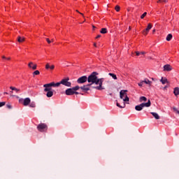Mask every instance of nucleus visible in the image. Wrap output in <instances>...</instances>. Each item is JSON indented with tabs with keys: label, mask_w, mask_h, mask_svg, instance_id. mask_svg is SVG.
I'll return each mask as SVG.
<instances>
[{
	"label": "nucleus",
	"mask_w": 179,
	"mask_h": 179,
	"mask_svg": "<svg viewBox=\"0 0 179 179\" xmlns=\"http://www.w3.org/2000/svg\"><path fill=\"white\" fill-rule=\"evenodd\" d=\"M136 55L138 57V55H141V52H136Z\"/></svg>",
	"instance_id": "4c0bfd02"
},
{
	"label": "nucleus",
	"mask_w": 179,
	"mask_h": 179,
	"mask_svg": "<svg viewBox=\"0 0 179 179\" xmlns=\"http://www.w3.org/2000/svg\"><path fill=\"white\" fill-rule=\"evenodd\" d=\"M85 82H87V76H81L77 80V83L80 84L85 83Z\"/></svg>",
	"instance_id": "0eeeda50"
},
{
	"label": "nucleus",
	"mask_w": 179,
	"mask_h": 179,
	"mask_svg": "<svg viewBox=\"0 0 179 179\" xmlns=\"http://www.w3.org/2000/svg\"><path fill=\"white\" fill-rule=\"evenodd\" d=\"M157 2H162V0H158V1Z\"/></svg>",
	"instance_id": "3c124183"
},
{
	"label": "nucleus",
	"mask_w": 179,
	"mask_h": 179,
	"mask_svg": "<svg viewBox=\"0 0 179 179\" xmlns=\"http://www.w3.org/2000/svg\"><path fill=\"white\" fill-rule=\"evenodd\" d=\"M10 89L11 90H15V92H16V93H19L20 92V90H19L15 87H10Z\"/></svg>",
	"instance_id": "b1692460"
},
{
	"label": "nucleus",
	"mask_w": 179,
	"mask_h": 179,
	"mask_svg": "<svg viewBox=\"0 0 179 179\" xmlns=\"http://www.w3.org/2000/svg\"><path fill=\"white\" fill-rule=\"evenodd\" d=\"M10 93H13V91H10Z\"/></svg>",
	"instance_id": "5fc2aeb1"
},
{
	"label": "nucleus",
	"mask_w": 179,
	"mask_h": 179,
	"mask_svg": "<svg viewBox=\"0 0 179 179\" xmlns=\"http://www.w3.org/2000/svg\"><path fill=\"white\" fill-rule=\"evenodd\" d=\"M49 84H50V86L52 87H59V86L61 85V83L60 82L59 83H55L54 82H52V83H50Z\"/></svg>",
	"instance_id": "2eb2a0df"
},
{
	"label": "nucleus",
	"mask_w": 179,
	"mask_h": 179,
	"mask_svg": "<svg viewBox=\"0 0 179 179\" xmlns=\"http://www.w3.org/2000/svg\"><path fill=\"white\" fill-rule=\"evenodd\" d=\"M116 106L120 108H125V104H124L123 106H122L121 105H120V103H117Z\"/></svg>",
	"instance_id": "c85d7f7f"
},
{
	"label": "nucleus",
	"mask_w": 179,
	"mask_h": 179,
	"mask_svg": "<svg viewBox=\"0 0 179 179\" xmlns=\"http://www.w3.org/2000/svg\"><path fill=\"white\" fill-rule=\"evenodd\" d=\"M173 93H174L175 96H178V94H179V88L176 87L173 90Z\"/></svg>",
	"instance_id": "412c9836"
},
{
	"label": "nucleus",
	"mask_w": 179,
	"mask_h": 179,
	"mask_svg": "<svg viewBox=\"0 0 179 179\" xmlns=\"http://www.w3.org/2000/svg\"><path fill=\"white\" fill-rule=\"evenodd\" d=\"M17 40L18 43H23V41H24V37L18 36Z\"/></svg>",
	"instance_id": "aec40b11"
},
{
	"label": "nucleus",
	"mask_w": 179,
	"mask_h": 179,
	"mask_svg": "<svg viewBox=\"0 0 179 179\" xmlns=\"http://www.w3.org/2000/svg\"><path fill=\"white\" fill-rule=\"evenodd\" d=\"M31 101L30 100V98H25L23 101V106H27L30 104V102Z\"/></svg>",
	"instance_id": "4468645a"
},
{
	"label": "nucleus",
	"mask_w": 179,
	"mask_h": 179,
	"mask_svg": "<svg viewBox=\"0 0 179 179\" xmlns=\"http://www.w3.org/2000/svg\"><path fill=\"white\" fill-rule=\"evenodd\" d=\"M101 34H106L107 33V28H102L100 31Z\"/></svg>",
	"instance_id": "4be33fe9"
},
{
	"label": "nucleus",
	"mask_w": 179,
	"mask_h": 179,
	"mask_svg": "<svg viewBox=\"0 0 179 179\" xmlns=\"http://www.w3.org/2000/svg\"><path fill=\"white\" fill-rule=\"evenodd\" d=\"M139 101L141 103H142V101H147L148 98H146L145 96H141Z\"/></svg>",
	"instance_id": "393cba45"
},
{
	"label": "nucleus",
	"mask_w": 179,
	"mask_h": 179,
	"mask_svg": "<svg viewBox=\"0 0 179 179\" xmlns=\"http://www.w3.org/2000/svg\"><path fill=\"white\" fill-rule=\"evenodd\" d=\"M143 82H144V83H145V85H152V81H150L146 78L144 80H143Z\"/></svg>",
	"instance_id": "a878e982"
},
{
	"label": "nucleus",
	"mask_w": 179,
	"mask_h": 179,
	"mask_svg": "<svg viewBox=\"0 0 179 179\" xmlns=\"http://www.w3.org/2000/svg\"><path fill=\"white\" fill-rule=\"evenodd\" d=\"M94 27H94V26H93V28H94Z\"/></svg>",
	"instance_id": "052dcab7"
},
{
	"label": "nucleus",
	"mask_w": 179,
	"mask_h": 179,
	"mask_svg": "<svg viewBox=\"0 0 179 179\" xmlns=\"http://www.w3.org/2000/svg\"><path fill=\"white\" fill-rule=\"evenodd\" d=\"M127 92H128V90H121L120 92V99H123L124 101H129V98L127 95Z\"/></svg>",
	"instance_id": "20e7f679"
},
{
	"label": "nucleus",
	"mask_w": 179,
	"mask_h": 179,
	"mask_svg": "<svg viewBox=\"0 0 179 179\" xmlns=\"http://www.w3.org/2000/svg\"><path fill=\"white\" fill-rule=\"evenodd\" d=\"M160 82H162V85H166V83H167V78H162V79L160 80Z\"/></svg>",
	"instance_id": "bb28decb"
},
{
	"label": "nucleus",
	"mask_w": 179,
	"mask_h": 179,
	"mask_svg": "<svg viewBox=\"0 0 179 179\" xmlns=\"http://www.w3.org/2000/svg\"><path fill=\"white\" fill-rule=\"evenodd\" d=\"M152 29V24L149 23L147 28L143 31V34L146 36L148 33H149V31Z\"/></svg>",
	"instance_id": "f8f14e48"
},
{
	"label": "nucleus",
	"mask_w": 179,
	"mask_h": 179,
	"mask_svg": "<svg viewBox=\"0 0 179 179\" xmlns=\"http://www.w3.org/2000/svg\"><path fill=\"white\" fill-rule=\"evenodd\" d=\"M150 114L155 118V120H160V116L157 113L151 112Z\"/></svg>",
	"instance_id": "f3484780"
},
{
	"label": "nucleus",
	"mask_w": 179,
	"mask_h": 179,
	"mask_svg": "<svg viewBox=\"0 0 179 179\" xmlns=\"http://www.w3.org/2000/svg\"><path fill=\"white\" fill-rule=\"evenodd\" d=\"M131 27H129V30H131Z\"/></svg>",
	"instance_id": "603ef678"
},
{
	"label": "nucleus",
	"mask_w": 179,
	"mask_h": 179,
	"mask_svg": "<svg viewBox=\"0 0 179 179\" xmlns=\"http://www.w3.org/2000/svg\"><path fill=\"white\" fill-rule=\"evenodd\" d=\"M6 59H8L9 61L10 59V57L6 58Z\"/></svg>",
	"instance_id": "49530a36"
},
{
	"label": "nucleus",
	"mask_w": 179,
	"mask_h": 179,
	"mask_svg": "<svg viewBox=\"0 0 179 179\" xmlns=\"http://www.w3.org/2000/svg\"><path fill=\"white\" fill-rule=\"evenodd\" d=\"M37 129L39 132H45L48 129V126L45 123H41L37 126Z\"/></svg>",
	"instance_id": "39448f33"
},
{
	"label": "nucleus",
	"mask_w": 179,
	"mask_h": 179,
	"mask_svg": "<svg viewBox=\"0 0 179 179\" xmlns=\"http://www.w3.org/2000/svg\"><path fill=\"white\" fill-rule=\"evenodd\" d=\"M90 86H92V84H88L80 87V89L81 90H83V92H89V90H90V88L89 87Z\"/></svg>",
	"instance_id": "9b49d317"
},
{
	"label": "nucleus",
	"mask_w": 179,
	"mask_h": 179,
	"mask_svg": "<svg viewBox=\"0 0 179 179\" xmlns=\"http://www.w3.org/2000/svg\"><path fill=\"white\" fill-rule=\"evenodd\" d=\"M148 15V13L145 12L141 16V19H144L145 16H146Z\"/></svg>",
	"instance_id": "473e14b6"
},
{
	"label": "nucleus",
	"mask_w": 179,
	"mask_h": 179,
	"mask_svg": "<svg viewBox=\"0 0 179 179\" xmlns=\"http://www.w3.org/2000/svg\"><path fill=\"white\" fill-rule=\"evenodd\" d=\"M115 9L116 12H120V6H116L115 7Z\"/></svg>",
	"instance_id": "2f4dec72"
},
{
	"label": "nucleus",
	"mask_w": 179,
	"mask_h": 179,
	"mask_svg": "<svg viewBox=\"0 0 179 179\" xmlns=\"http://www.w3.org/2000/svg\"><path fill=\"white\" fill-rule=\"evenodd\" d=\"M103 82H104V78H97L94 82V85L96 86L93 87V89H96V90H104V87H103Z\"/></svg>",
	"instance_id": "f257e3e1"
},
{
	"label": "nucleus",
	"mask_w": 179,
	"mask_h": 179,
	"mask_svg": "<svg viewBox=\"0 0 179 179\" xmlns=\"http://www.w3.org/2000/svg\"><path fill=\"white\" fill-rule=\"evenodd\" d=\"M109 76H111L113 79H114L115 80H117V75L113 73H109Z\"/></svg>",
	"instance_id": "5701e85b"
},
{
	"label": "nucleus",
	"mask_w": 179,
	"mask_h": 179,
	"mask_svg": "<svg viewBox=\"0 0 179 179\" xmlns=\"http://www.w3.org/2000/svg\"><path fill=\"white\" fill-rule=\"evenodd\" d=\"M39 73H40V71L38 70H36L33 73V76H35V75H38Z\"/></svg>",
	"instance_id": "c756f323"
},
{
	"label": "nucleus",
	"mask_w": 179,
	"mask_h": 179,
	"mask_svg": "<svg viewBox=\"0 0 179 179\" xmlns=\"http://www.w3.org/2000/svg\"><path fill=\"white\" fill-rule=\"evenodd\" d=\"M3 59H6V57L5 56H2Z\"/></svg>",
	"instance_id": "79ce46f5"
},
{
	"label": "nucleus",
	"mask_w": 179,
	"mask_h": 179,
	"mask_svg": "<svg viewBox=\"0 0 179 179\" xmlns=\"http://www.w3.org/2000/svg\"><path fill=\"white\" fill-rule=\"evenodd\" d=\"M30 107L34 108V107H36V105H35V104L31 103V104L30 105Z\"/></svg>",
	"instance_id": "58836bf2"
},
{
	"label": "nucleus",
	"mask_w": 179,
	"mask_h": 179,
	"mask_svg": "<svg viewBox=\"0 0 179 179\" xmlns=\"http://www.w3.org/2000/svg\"><path fill=\"white\" fill-rule=\"evenodd\" d=\"M66 96H73V94H75V91L73 88H69L66 90Z\"/></svg>",
	"instance_id": "1a4fd4ad"
},
{
	"label": "nucleus",
	"mask_w": 179,
	"mask_h": 179,
	"mask_svg": "<svg viewBox=\"0 0 179 179\" xmlns=\"http://www.w3.org/2000/svg\"><path fill=\"white\" fill-rule=\"evenodd\" d=\"M94 47H96V43L94 44Z\"/></svg>",
	"instance_id": "864d4df0"
},
{
	"label": "nucleus",
	"mask_w": 179,
	"mask_h": 179,
	"mask_svg": "<svg viewBox=\"0 0 179 179\" xmlns=\"http://www.w3.org/2000/svg\"><path fill=\"white\" fill-rule=\"evenodd\" d=\"M46 96L47 97H52L54 96V92L53 91H46Z\"/></svg>",
	"instance_id": "a211bd4d"
},
{
	"label": "nucleus",
	"mask_w": 179,
	"mask_h": 179,
	"mask_svg": "<svg viewBox=\"0 0 179 179\" xmlns=\"http://www.w3.org/2000/svg\"><path fill=\"white\" fill-rule=\"evenodd\" d=\"M140 54H142V55H143V54H145V52H141Z\"/></svg>",
	"instance_id": "09e8293b"
},
{
	"label": "nucleus",
	"mask_w": 179,
	"mask_h": 179,
	"mask_svg": "<svg viewBox=\"0 0 179 179\" xmlns=\"http://www.w3.org/2000/svg\"><path fill=\"white\" fill-rule=\"evenodd\" d=\"M80 15H82V16H83V13H79Z\"/></svg>",
	"instance_id": "de8ad7c7"
},
{
	"label": "nucleus",
	"mask_w": 179,
	"mask_h": 179,
	"mask_svg": "<svg viewBox=\"0 0 179 179\" xmlns=\"http://www.w3.org/2000/svg\"><path fill=\"white\" fill-rule=\"evenodd\" d=\"M173 110L174 113H176L177 114L179 115V110H178L177 108L173 107Z\"/></svg>",
	"instance_id": "7c9ffc66"
},
{
	"label": "nucleus",
	"mask_w": 179,
	"mask_h": 179,
	"mask_svg": "<svg viewBox=\"0 0 179 179\" xmlns=\"http://www.w3.org/2000/svg\"><path fill=\"white\" fill-rule=\"evenodd\" d=\"M60 85H64L67 87H71L72 86V83L69 82V78H64L60 81Z\"/></svg>",
	"instance_id": "423d86ee"
},
{
	"label": "nucleus",
	"mask_w": 179,
	"mask_h": 179,
	"mask_svg": "<svg viewBox=\"0 0 179 179\" xmlns=\"http://www.w3.org/2000/svg\"><path fill=\"white\" fill-rule=\"evenodd\" d=\"M152 80H155V78H152Z\"/></svg>",
	"instance_id": "6e6d98bb"
},
{
	"label": "nucleus",
	"mask_w": 179,
	"mask_h": 179,
	"mask_svg": "<svg viewBox=\"0 0 179 179\" xmlns=\"http://www.w3.org/2000/svg\"><path fill=\"white\" fill-rule=\"evenodd\" d=\"M5 94H8L7 92H5Z\"/></svg>",
	"instance_id": "13d9d810"
},
{
	"label": "nucleus",
	"mask_w": 179,
	"mask_h": 179,
	"mask_svg": "<svg viewBox=\"0 0 179 179\" xmlns=\"http://www.w3.org/2000/svg\"><path fill=\"white\" fill-rule=\"evenodd\" d=\"M162 2H167L166 0H162Z\"/></svg>",
	"instance_id": "c03bdc74"
},
{
	"label": "nucleus",
	"mask_w": 179,
	"mask_h": 179,
	"mask_svg": "<svg viewBox=\"0 0 179 179\" xmlns=\"http://www.w3.org/2000/svg\"><path fill=\"white\" fill-rule=\"evenodd\" d=\"M44 92H51L52 91V88H51V85L50 83L43 85Z\"/></svg>",
	"instance_id": "6e6552de"
},
{
	"label": "nucleus",
	"mask_w": 179,
	"mask_h": 179,
	"mask_svg": "<svg viewBox=\"0 0 179 179\" xmlns=\"http://www.w3.org/2000/svg\"><path fill=\"white\" fill-rule=\"evenodd\" d=\"M73 92H76L77 90H79V89H80V87H79L78 85L72 87Z\"/></svg>",
	"instance_id": "cd10ccee"
},
{
	"label": "nucleus",
	"mask_w": 179,
	"mask_h": 179,
	"mask_svg": "<svg viewBox=\"0 0 179 179\" xmlns=\"http://www.w3.org/2000/svg\"><path fill=\"white\" fill-rule=\"evenodd\" d=\"M155 32H156V29H153L152 33H155Z\"/></svg>",
	"instance_id": "a18cd8bd"
},
{
	"label": "nucleus",
	"mask_w": 179,
	"mask_h": 179,
	"mask_svg": "<svg viewBox=\"0 0 179 179\" xmlns=\"http://www.w3.org/2000/svg\"><path fill=\"white\" fill-rule=\"evenodd\" d=\"M76 12H78L79 13V11L78 10H76Z\"/></svg>",
	"instance_id": "4d7b16f0"
},
{
	"label": "nucleus",
	"mask_w": 179,
	"mask_h": 179,
	"mask_svg": "<svg viewBox=\"0 0 179 179\" xmlns=\"http://www.w3.org/2000/svg\"><path fill=\"white\" fill-rule=\"evenodd\" d=\"M55 68V66L52 65L50 66V63H47L45 65V69H51V71L54 70V69Z\"/></svg>",
	"instance_id": "dca6fc26"
},
{
	"label": "nucleus",
	"mask_w": 179,
	"mask_h": 179,
	"mask_svg": "<svg viewBox=\"0 0 179 179\" xmlns=\"http://www.w3.org/2000/svg\"><path fill=\"white\" fill-rule=\"evenodd\" d=\"M97 75H99L97 72H93L88 76L87 82L90 83V85H94V82H96V79H98Z\"/></svg>",
	"instance_id": "f03ea898"
},
{
	"label": "nucleus",
	"mask_w": 179,
	"mask_h": 179,
	"mask_svg": "<svg viewBox=\"0 0 179 179\" xmlns=\"http://www.w3.org/2000/svg\"><path fill=\"white\" fill-rule=\"evenodd\" d=\"M7 108H8L9 110L12 109V106L10 104H7L6 105Z\"/></svg>",
	"instance_id": "c9c22d12"
},
{
	"label": "nucleus",
	"mask_w": 179,
	"mask_h": 179,
	"mask_svg": "<svg viewBox=\"0 0 179 179\" xmlns=\"http://www.w3.org/2000/svg\"><path fill=\"white\" fill-rule=\"evenodd\" d=\"M171 38H173V35L171 34H169L166 36V41H171Z\"/></svg>",
	"instance_id": "6ab92c4d"
},
{
	"label": "nucleus",
	"mask_w": 179,
	"mask_h": 179,
	"mask_svg": "<svg viewBox=\"0 0 179 179\" xmlns=\"http://www.w3.org/2000/svg\"><path fill=\"white\" fill-rule=\"evenodd\" d=\"M45 40H46L47 43H48V44H51V41H50V38H46Z\"/></svg>",
	"instance_id": "e433bc0d"
},
{
	"label": "nucleus",
	"mask_w": 179,
	"mask_h": 179,
	"mask_svg": "<svg viewBox=\"0 0 179 179\" xmlns=\"http://www.w3.org/2000/svg\"><path fill=\"white\" fill-rule=\"evenodd\" d=\"M151 104L150 100H148L147 103H142L140 105L136 106L135 110H136V111H142L144 107H150Z\"/></svg>",
	"instance_id": "7ed1b4c3"
},
{
	"label": "nucleus",
	"mask_w": 179,
	"mask_h": 179,
	"mask_svg": "<svg viewBox=\"0 0 179 179\" xmlns=\"http://www.w3.org/2000/svg\"><path fill=\"white\" fill-rule=\"evenodd\" d=\"M28 66L31 69H33V71H36V69H37V64H34V63H33L32 62H30L28 64Z\"/></svg>",
	"instance_id": "9d476101"
},
{
	"label": "nucleus",
	"mask_w": 179,
	"mask_h": 179,
	"mask_svg": "<svg viewBox=\"0 0 179 179\" xmlns=\"http://www.w3.org/2000/svg\"><path fill=\"white\" fill-rule=\"evenodd\" d=\"M5 104H6V102H5V101L0 102V107H3V106H5Z\"/></svg>",
	"instance_id": "72a5a7b5"
},
{
	"label": "nucleus",
	"mask_w": 179,
	"mask_h": 179,
	"mask_svg": "<svg viewBox=\"0 0 179 179\" xmlns=\"http://www.w3.org/2000/svg\"><path fill=\"white\" fill-rule=\"evenodd\" d=\"M52 41H54V39H52Z\"/></svg>",
	"instance_id": "bf43d9fd"
},
{
	"label": "nucleus",
	"mask_w": 179,
	"mask_h": 179,
	"mask_svg": "<svg viewBox=\"0 0 179 179\" xmlns=\"http://www.w3.org/2000/svg\"><path fill=\"white\" fill-rule=\"evenodd\" d=\"M173 68L171 66L170 64H166L164 66V71L166 72H170V71H172Z\"/></svg>",
	"instance_id": "ddd939ff"
},
{
	"label": "nucleus",
	"mask_w": 179,
	"mask_h": 179,
	"mask_svg": "<svg viewBox=\"0 0 179 179\" xmlns=\"http://www.w3.org/2000/svg\"><path fill=\"white\" fill-rule=\"evenodd\" d=\"M19 101H20V103L21 101H23V99H19Z\"/></svg>",
	"instance_id": "37998d69"
},
{
	"label": "nucleus",
	"mask_w": 179,
	"mask_h": 179,
	"mask_svg": "<svg viewBox=\"0 0 179 179\" xmlns=\"http://www.w3.org/2000/svg\"><path fill=\"white\" fill-rule=\"evenodd\" d=\"M143 83H145L143 82V80L141 81V82H140V83H138V86H140L141 87H142L143 86Z\"/></svg>",
	"instance_id": "f704fd0d"
},
{
	"label": "nucleus",
	"mask_w": 179,
	"mask_h": 179,
	"mask_svg": "<svg viewBox=\"0 0 179 179\" xmlns=\"http://www.w3.org/2000/svg\"><path fill=\"white\" fill-rule=\"evenodd\" d=\"M100 37H101V35H98L96 38H100Z\"/></svg>",
	"instance_id": "ea45409f"
},
{
	"label": "nucleus",
	"mask_w": 179,
	"mask_h": 179,
	"mask_svg": "<svg viewBox=\"0 0 179 179\" xmlns=\"http://www.w3.org/2000/svg\"><path fill=\"white\" fill-rule=\"evenodd\" d=\"M74 94H79V92L74 91Z\"/></svg>",
	"instance_id": "a19ab883"
},
{
	"label": "nucleus",
	"mask_w": 179,
	"mask_h": 179,
	"mask_svg": "<svg viewBox=\"0 0 179 179\" xmlns=\"http://www.w3.org/2000/svg\"><path fill=\"white\" fill-rule=\"evenodd\" d=\"M164 89H167V86H165V87H164Z\"/></svg>",
	"instance_id": "8fccbe9b"
}]
</instances>
